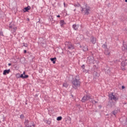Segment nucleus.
<instances>
[{
    "mask_svg": "<svg viewBox=\"0 0 127 127\" xmlns=\"http://www.w3.org/2000/svg\"><path fill=\"white\" fill-rule=\"evenodd\" d=\"M90 99H91V96L90 94H86V95H84L82 98V102L83 103H85L86 101H89Z\"/></svg>",
    "mask_w": 127,
    "mask_h": 127,
    "instance_id": "0eeeda50",
    "label": "nucleus"
},
{
    "mask_svg": "<svg viewBox=\"0 0 127 127\" xmlns=\"http://www.w3.org/2000/svg\"><path fill=\"white\" fill-rule=\"evenodd\" d=\"M27 51L26 50H24V53H26Z\"/></svg>",
    "mask_w": 127,
    "mask_h": 127,
    "instance_id": "2f4dec72",
    "label": "nucleus"
},
{
    "mask_svg": "<svg viewBox=\"0 0 127 127\" xmlns=\"http://www.w3.org/2000/svg\"><path fill=\"white\" fill-rule=\"evenodd\" d=\"M82 69H85V64H83L82 65Z\"/></svg>",
    "mask_w": 127,
    "mask_h": 127,
    "instance_id": "c85d7f7f",
    "label": "nucleus"
},
{
    "mask_svg": "<svg viewBox=\"0 0 127 127\" xmlns=\"http://www.w3.org/2000/svg\"><path fill=\"white\" fill-rule=\"evenodd\" d=\"M47 123L48 125H50V124H51V121H48Z\"/></svg>",
    "mask_w": 127,
    "mask_h": 127,
    "instance_id": "bb28decb",
    "label": "nucleus"
},
{
    "mask_svg": "<svg viewBox=\"0 0 127 127\" xmlns=\"http://www.w3.org/2000/svg\"><path fill=\"white\" fill-rule=\"evenodd\" d=\"M105 55H108L109 56H110V55H111V53L110 52H109V51H106L104 52Z\"/></svg>",
    "mask_w": 127,
    "mask_h": 127,
    "instance_id": "2eb2a0df",
    "label": "nucleus"
},
{
    "mask_svg": "<svg viewBox=\"0 0 127 127\" xmlns=\"http://www.w3.org/2000/svg\"><path fill=\"white\" fill-rule=\"evenodd\" d=\"M10 72V69H5L3 72V75H6V74H9Z\"/></svg>",
    "mask_w": 127,
    "mask_h": 127,
    "instance_id": "1a4fd4ad",
    "label": "nucleus"
},
{
    "mask_svg": "<svg viewBox=\"0 0 127 127\" xmlns=\"http://www.w3.org/2000/svg\"><path fill=\"white\" fill-rule=\"evenodd\" d=\"M9 30H10L11 32L12 33H13L14 34H15L16 32V30L17 28L14 25H11L9 26Z\"/></svg>",
    "mask_w": 127,
    "mask_h": 127,
    "instance_id": "39448f33",
    "label": "nucleus"
},
{
    "mask_svg": "<svg viewBox=\"0 0 127 127\" xmlns=\"http://www.w3.org/2000/svg\"><path fill=\"white\" fill-rule=\"evenodd\" d=\"M57 120V121H61V120H62V117L61 116L58 117Z\"/></svg>",
    "mask_w": 127,
    "mask_h": 127,
    "instance_id": "412c9836",
    "label": "nucleus"
},
{
    "mask_svg": "<svg viewBox=\"0 0 127 127\" xmlns=\"http://www.w3.org/2000/svg\"><path fill=\"white\" fill-rule=\"evenodd\" d=\"M33 127H35V125H32Z\"/></svg>",
    "mask_w": 127,
    "mask_h": 127,
    "instance_id": "4c0bfd02",
    "label": "nucleus"
},
{
    "mask_svg": "<svg viewBox=\"0 0 127 127\" xmlns=\"http://www.w3.org/2000/svg\"><path fill=\"white\" fill-rule=\"evenodd\" d=\"M20 119L21 120H23V119H24V115L23 114H21L20 116Z\"/></svg>",
    "mask_w": 127,
    "mask_h": 127,
    "instance_id": "4be33fe9",
    "label": "nucleus"
},
{
    "mask_svg": "<svg viewBox=\"0 0 127 127\" xmlns=\"http://www.w3.org/2000/svg\"><path fill=\"white\" fill-rule=\"evenodd\" d=\"M65 45L66 47L69 49V50H73L74 49V45L72 44V43L70 42H65Z\"/></svg>",
    "mask_w": 127,
    "mask_h": 127,
    "instance_id": "7ed1b4c3",
    "label": "nucleus"
},
{
    "mask_svg": "<svg viewBox=\"0 0 127 127\" xmlns=\"http://www.w3.org/2000/svg\"><path fill=\"white\" fill-rule=\"evenodd\" d=\"M17 78H22V79H26L28 78V75H25V71H23V74L21 75L19 73L16 74Z\"/></svg>",
    "mask_w": 127,
    "mask_h": 127,
    "instance_id": "20e7f679",
    "label": "nucleus"
},
{
    "mask_svg": "<svg viewBox=\"0 0 127 127\" xmlns=\"http://www.w3.org/2000/svg\"><path fill=\"white\" fill-rule=\"evenodd\" d=\"M125 2H127V0H125Z\"/></svg>",
    "mask_w": 127,
    "mask_h": 127,
    "instance_id": "e433bc0d",
    "label": "nucleus"
},
{
    "mask_svg": "<svg viewBox=\"0 0 127 127\" xmlns=\"http://www.w3.org/2000/svg\"><path fill=\"white\" fill-rule=\"evenodd\" d=\"M23 46H24V47H28V45H27V44L23 43Z\"/></svg>",
    "mask_w": 127,
    "mask_h": 127,
    "instance_id": "b1692460",
    "label": "nucleus"
},
{
    "mask_svg": "<svg viewBox=\"0 0 127 127\" xmlns=\"http://www.w3.org/2000/svg\"><path fill=\"white\" fill-rule=\"evenodd\" d=\"M83 50L84 51H88V46H86L85 47H84Z\"/></svg>",
    "mask_w": 127,
    "mask_h": 127,
    "instance_id": "6ab92c4d",
    "label": "nucleus"
},
{
    "mask_svg": "<svg viewBox=\"0 0 127 127\" xmlns=\"http://www.w3.org/2000/svg\"><path fill=\"white\" fill-rule=\"evenodd\" d=\"M105 73H107L108 75H111V70L108 69L107 70H105Z\"/></svg>",
    "mask_w": 127,
    "mask_h": 127,
    "instance_id": "f3484780",
    "label": "nucleus"
},
{
    "mask_svg": "<svg viewBox=\"0 0 127 127\" xmlns=\"http://www.w3.org/2000/svg\"><path fill=\"white\" fill-rule=\"evenodd\" d=\"M103 47L105 48V47H107V46H106V44H103Z\"/></svg>",
    "mask_w": 127,
    "mask_h": 127,
    "instance_id": "c756f323",
    "label": "nucleus"
},
{
    "mask_svg": "<svg viewBox=\"0 0 127 127\" xmlns=\"http://www.w3.org/2000/svg\"><path fill=\"white\" fill-rule=\"evenodd\" d=\"M60 24L61 26H63V25H64V24H65V22L64 21V20H61L60 21Z\"/></svg>",
    "mask_w": 127,
    "mask_h": 127,
    "instance_id": "9b49d317",
    "label": "nucleus"
},
{
    "mask_svg": "<svg viewBox=\"0 0 127 127\" xmlns=\"http://www.w3.org/2000/svg\"><path fill=\"white\" fill-rule=\"evenodd\" d=\"M124 50H127V46H125V47H124Z\"/></svg>",
    "mask_w": 127,
    "mask_h": 127,
    "instance_id": "7c9ffc66",
    "label": "nucleus"
},
{
    "mask_svg": "<svg viewBox=\"0 0 127 127\" xmlns=\"http://www.w3.org/2000/svg\"><path fill=\"white\" fill-rule=\"evenodd\" d=\"M90 102H91V103H94H94H95V104H97V103H98V102H97L95 100H92Z\"/></svg>",
    "mask_w": 127,
    "mask_h": 127,
    "instance_id": "393cba45",
    "label": "nucleus"
},
{
    "mask_svg": "<svg viewBox=\"0 0 127 127\" xmlns=\"http://www.w3.org/2000/svg\"><path fill=\"white\" fill-rule=\"evenodd\" d=\"M118 110H115L112 112V114L116 117L117 114H118Z\"/></svg>",
    "mask_w": 127,
    "mask_h": 127,
    "instance_id": "ddd939ff",
    "label": "nucleus"
},
{
    "mask_svg": "<svg viewBox=\"0 0 127 127\" xmlns=\"http://www.w3.org/2000/svg\"><path fill=\"white\" fill-rule=\"evenodd\" d=\"M116 103H111V107H114V106H115Z\"/></svg>",
    "mask_w": 127,
    "mask_h": 127,
    "instance_id": "a878e982",
    "label": "nucleus"
},
{
    "mask_svg": "<svg viewBox=\"0 0 127 127\" xmlns=\"http://www.w3.org/2000/svg\"><path fill=\"white\" fill-rule=\"evenodd\" d=\"M8 66H11V64H8Z\"/></svg>",
    "mask_w": 127,
    "mask_h": 127,
    "instance_id": "72a5a7b5",
    "label": "nucleus"
},
{
    "mask_svg": "<svg viewBox=\"0 0 127 127\" xmlns=\"http://www.w3.org/2000/svg\"><path fill=\"white\" fill-rule=\"evenodd\" d=\"M79 27L78 25H76V24H73L72 25V28H73V29L74 30H78V28Z\"/></svg>",
    "mask_w": 127,
    "mask_h": 127,
    "instance_id": "9d476101",
    "label": "nucleus"
},
{
    "mask_svg": "<svg viewBox=\"0 0 127 127\" xmlns=\"http://www.w3.org/2000/svg\"><path fill=\"white\" fill-rule=\"evenodd\" d=\"M83 72L84 73H88V70H86V69H84V70L83 71Z\"/></svg>",
    "mask_w": 127,
    "mask_h": 127,
    "instance_id": "cd10ccee",
    "label": "nucleus"
},
{
    "mask_svg": "<svg viewBox=\"0 0 127 127\" xmlns=\"http://www.w3.org/2000/svg\"><path fill=\"white\" fill-rule=\"evenodd\" d=\"M109 99L111 100L112 101H118L119 100V98L117 97V96L114 95V93H111L109 94Z\"/></svg>",
    "mask_w": 127,
    "mask_h": 127,
    "instance_id": "423d86ee",
    "label": "nucleus"
},
{
    "mask_svg": "<svg viewBox=\"0 0 127 127\" xmlns=\"http://www.w3.org/2000/svg\"><path fill=\"white\" fill-rule=\"evenodd\" d=\"M57 17H60V15H57Z\"/></svg>",
    "mask_w": 127,
    "mask_h": 127,
    "instance_id": "f704fd0d",
    "label": "nucleus"
},
{
    "mask_svg": "<svg viewBox=\"0 0 127 127\" xmlns=\"http://www.w3.org/2000/svg\"><path fill=\"white\" fill-rule=\"evenodd\" d=\"M51 61L53 62V64H55L56 63V58H51Z\"/></svg>",
    "mask_w": 127,
    "mask_h": 127,
    "instance_id": "f8f14e48",
    "label": "nucleus"
},
{
    "mask_svg": "<svg viewBox=\"0 0 127 127\" xmlns=\"http://www.w3.org/2000/svg\"><path fill=\"white\" fill-rule=\"evenodd\" d=\"M123 46L125 47V44H123Z\"/></svg>",
    "mask_w": 127,
    "mask_h": 127,
    "instance_id": "ea45409f",
    "label": "nucleus"
},
{
    "mask_svg": "<svg viewBox=\"0 0 127 127\" xmlns=\"http://www.w3.org/2000/svg\"><path fill=\"white\" fill-rule=\"evenodd\" d=\"M0 36H4L3 32H2V31H0Z\"/></svg>",
    "mask_w": 127,
    "mask_h": 127,
    "instance_id": "5701e85b",
    "label": "nucleus"
},
{
    "mask_svg": "<svg viewBox=\"0 0 127 127\" xmlns=\"http://www.w3.org/2000/svg\"><path fill=\"white\" fill-rule=\"evenodd\" d=\"M76 11V9H75L74 10V11Z\"/></svg>",
    "mask_w": 127,
    "mask_h": 127,
    "instance_id": "58836bf2",
    "label": "nucleus"
},
{
    "mask_svg": "<svg viewBox=\"0 0 127 127\" xmlns=\"http://www.w3.org/2000/svg\"><path fill=\"white\" fill-rule=\"evenodd\" d=\"M24 9H25V11H28V10L30 9V7L28 6V7H25Z\"/></svg>",
    "mask_w": 127,
    "mask_h": 127,
    "instance_id": "a211bd4d",
    "label": "nucleus"
},
{
    "mask_svg": "<svg viewBox=\"0 0 127 127\" xmlns=\"http://www.w3.org/2000/svg\"><path fill=\"white\" fill-rule=\"evenodd\" d=\"M122 89H125V86H122Z\"/></svg>",
    "mask_w": 127,
    "mask_h": 127,
    "instance_id": "473e14b6",
    "label": "nucleus"
},
{
    "mask_svg": "<svg viewBox=\"0 0 127 127\" xmlns=\"http://www.w3.org/2000/svg\"><path fill=\"white\" fill-rule=\"evenodd\" d=\"M81 12H83L84 11V14H86V15H88V14H90V11L91 10V7L88 5V4H85V7L83 8L82 7H81Z\"/></svg>",
    "mask_w": 127,
    "mask_h": 127,
    "instance_id": "f257e3e1",
    "label": "nucleus"
},
{
    "mask_svg": "<svg viewBox=\"0 0 127 127\" xmlns=\"http://www.w3.org/2000/svg\"><path fill=\"white\" fill-rule=\"evenodd\" d=\"M73 5H74V6H75V7H79L81 6V5L78 2H77V4L74 3V4Z\"/></svg>",
    "mask_w": 127,
    "mask_h": 127,
    "instance_id": "4468645a",
    "label": "nucleus"
},
{
    "mask_svg": "<svg viewBox=\"0 0 127 127\" xmlns=\"http://www.w3.org/2000/svg\"><path fill=\"white\" fill-rule=\"evenodd\" d=\"M64 7H65V2L64 3Z\"/></svg>",
    "mask_w": 127,
    "mask_h": 127,
    "instance_id": "c9c22d12",
    "label": "nucleus"
},
{
    "mask_svg": "<svg viewBox=\"0 0 127 127\" xmlns=\"http://www.w3.org/2000/svg\"><path fill=\"white\" fill-rule=\"evenodd\" d=\"M91 42H92L93 44H95L96 42V38L92 37L91 38Z\"/></svg>",
    "mask_w": 127,
    "mask_h": 127,
    "instance_id": "6e6552de",
    "label": "nucleus"
},
{
    "mask_svg": "<svg viewBox=\"0 0 127 127\" xmlns=\"http://www.w3.org/2000/svg\"><path fill=\"white\" fill-rule=\"evenodd\" d=\"M28 123H29V121H28V120H26L25 121V125L26 126V127H28L27 126H28Z\"/></svg>",
    "mask_w": 127,
    "mask_h": 127,
    "instance_id": "dca6fc26",
    "label": "nucleus"
},
{
    "mask_svg": "<svg viewBox=\"0 0 127 127\" xmlns=\"http://www.w3.org/2000/svg\"><path fill=\"white\" fill-rule=\"evenodd\" d=\"M63 87H64L65 88H67L68 87V84L64 83L63 85Z\"/></svg>",
    "mask_w": 127,
    "mask_h": 127,
    "instance_id": "aec40b11",
    "label": "nucleus"
},
{
    "mask_svg": "<svg viewBox=\"0 0 127 127\" xmlns=\"http://www.w3.org/2000/svg\"><path fill=\"white\" fill-rule=\"evenodd\" d=\"M72 87L74 89H77L78 87H80V84L81 82L79 79L75 78L72 81Z\"/></svg>",
    "mask_w": 127,
    "mask_h": 127,
    "instance_id": "f03ea898",
    "label": "nucleus"
}]
</instances>
